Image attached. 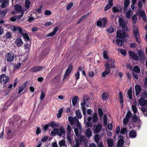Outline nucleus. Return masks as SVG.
<instances>
[{
	"label": "nucleus",
	"instance_id": "bb28decb",
	"mask_svg": "<svg viewBox=\"0 0 147 147\" xmlns=\"http://www.w3.org/2000/svg\"><path fill=\"white\" fill-rule=\"evenodd\" d=\"M58 29V28L57 27H55L53 29L52 32H51L48 34V36H54L56 33Z\"/></svg>",
	"mask_w": 147,
	"mask_h": 147
},
{
	"label": "nucleus",
	"instance_id": "1a4fd4ad",
	"mask_svg": "<svg viewBox=\"0 0 147 147\" xmlns=\"http://www.w3.org/2000/svg\"><path fill=\"white\" fill-rule=\"evenodd\" d=\"M139 102L140 105L141 106H147V99L146 100L143 97H141Z\"/></svg>",
	"mask_w": 147,
	"mask_h": 147
},
{
	"label": "nucleus",
	"instance_id": "49530a36",
	"mask_svg": "<svg viewBox=\"0 0 147 147\" xmlns=\"http://www.w3.org/2000/svg\"><path fill=\"white\" fill-rule=\"evenodd\" d=\"M124 143V142L123 140L122 139L119 140L117 142L118 146L120 147L123 145Z\"/></svg>",
	"mask_w": 147,
	"mask_h": 147
},
{
	"label": "nucleus",
	"instance_id": "4be33fe9",
	"mask_svg": "<svg viewBox=\"0 0 147 147\" xmlns=\"http://www.w3.org/2000/svg\"><path fill=\"white\" fill-rule=\"evenodd\" d=\"M92 119V117H88L87 120L88 121L86 122V124L87 125V127H92V123L91 121Z\"/></svg>",
	"mask_w": 147,
	"mask_h": 147
},
{
	"label": "nucleus",
	"instance_id": "6e6d98bb",
	"mask_svg": "<svg viewBox=\"0 0 147 147\" xmlns=\"http://www.w3.org/2000/svg\"><path fill=\"white\" fill-rule=\"evenodd\" d=\"M113 11L114 13H117L119 11V7H113Z\"/></svg>",
	"mask_w": 147,
	"mask_h": 147
},
{
	"label": "nucleus",
	"instance_id": "ddd939ff",
	"mask_svg": "<svg viewBox=\"0 0 147 147\" xmlns=\"http://www.w3.org/2000/svg\"><path fill=\"white\" fill-rule=\"evenodd\" d=\"M44 68V67L41 66H37L34 67L31 69V71L33 72L40 71Z\"/></svg>",
	"mask_w": 147,
	"mask_h": 147
},
{
	"label": "nucleus",
	"instance_id": "dca6fc26",
	"mask_svg": "<svg viewBox=\"0 0 147 147\" xmlns=\"http://www.w3.org/2000/svg\"><path fill=\"white\" fill-rule=\"evenodd\" d=\"M109 3L106 6L105 10L106 11L109 9L113 5V0H109Z\"/></svg>",
	"mask_w": 147,
	"mask_h": 147
},
{
	"label": "nucleus",
	"instance_id": "680f3d73",
	"mask_svg": "<svg viewBox=\"0 0 147 147\" xmlns=\"http://www.w3.org/2000/svg\"><path fill=\"white\" fill-rule=\"evenodd\" d=\"M132 121L133 122H136L138 120V117L134 114V115L132 116Z\"/></svg>",
	"mask_w": 147,
	"mask_h": 147
},
{
	"label": "nucleus",
	"instance_id": "2f4dec72",
	"mask_svg": "<svg viewBox=\"0 0 147 147\" xmlns=\"http://www.w3.org/2000/svg\"><path fill=\"white\" fill-rule=\"evenodd\" d=\"M15 8L16 10L18 11H20L21 12L22 10H24V8H22L20 5L17 4L15 5Z\"/></svg>",
	"mask_w": 147,
	"mask_h": 147
},
{
	"label": "nucleus",
	"instance_id": "de8ad7c7",
	"mask_svg": "<svg viewBox=\"0 0 147 147\" xmlns=\"http://www.w3.org/2000/svg\"><path fill=\"white\" fill-rule=\"evenodd\" d=\"M67 134H71V130L70 125H68L67 126Z\"/></svg>",
	"mask_w": 147,
	"mask_h": 147
},
{
	"label": "nucleus",
	"instance_id": "473e14b6",
	"mask_svg": "<svg viewBox=\"0 0 147 147\" xmlns=\"http://www.w3.org/2000/svg\"><path fill=\"white\" fill-rule=\"evenodd\" d=\"M127 93L128 97L130 99H131L132 98V89L131 87L128 91Z\"/></svg>",
	"mask_w": 147,
	"mask_h": 147
},
{
	"label": "nucleus",
	"instance_id": "58836bf2",
	"mask_svg": "<svg viewBox=\"0 0 147 147\" xmlns=\"http://www.w3.org/2000/svg\"><path fill=\"white\" fill-rule=\"evenodd\" d=\"M59 144L60 147L65 146L66 144L65 140H63L59 141Z\"/></svg>",
	"mask_w": 147,
	"mask_h": 147
},
{
	"label": "nucleus",
	"instance_id": "e433bc0d",
	"mask_svg": "<svg viewBox=\"0 0 147 147\" xmlns=\"http://www.w3.org/2000/svg\"><path fill=\"white\" fill-rule=\"evenodd\" d=\"M101 20V22H102V27L103 28L105 27L106 24L107 22V19L105 18H103Z\"/></svg>",
	"mask_w": 147,
	"mask_h": 147
},
{
	"label": "nucleus",
	"instance_id": "4468645a",
	"mask_svg": "<svg viewBox=\"0 0 147 147\" xmlns=\"http://www.w3.org/2000/svg\"><path fill=\"white\" fill-rule=\"evenodd\" d=\"M15 43L18 47H21L23 43L22 39L20 38H18L15 40Z\"/></svg>",
	"mask_w": 147,
	"mask_h": 147
},
{
	"label": "nucleus",
	"instance_id": "0eeeda50",
	"mask_svg": "<svg viewBox=\"0 0 147 147\" xmlns=\"http://www.w3.org/2000/svg\"><path fill=\"white\" fill-rule=\"evenodd\" d=\"M128 53L130 57H131L132 59L137 61L139 57L137 54L134 52L129 51H128Z\"/></svg>",
	"mask_w": 147,
	"mask_h": 147
},
{
	"label": "nucleus",
	"instance_id": "338daca9",
	"mask_svg": "<svg viewBox=\"0 0 147 147\" xmlns=\"http://www.w3.org/2000/svg\"><path fill=\"white\" fill-rule=\"evenodd\" d=\"M129 120V119L125 117V118L123 119V124L125 125H126L128 122Z\"/></svg>",
	"mask_w": 147,
	"mask_h": 147
},
{
	"label": "nucleus",
	"instance_id": "69168bd1",
	"mask_svg": "<svg viewBox=\"0 0 147 147\" xmlns=\"http://www.w3.org/2000/svg\"><path fill=\"white\" fill-rule=\"evenodd\" d=\"M24 12H25L24 10H22V11L21 12V15L16 16L17 17V18H18V19H20L21 18H22V17L23 16Z\"/></svg>",
	"mask_w": 147,
	"mask_h": 147
},
{
	"label": "nucleus",
	"instance_id": "9d476101",
	"mask_svg": "<svg viewBox=\"0 0 147 147\" xmlns=\"http://www.w3.org/2000/svg\"><path fill=\"white\" fill-rule=\"evenodd\" d=\"M116 35L117 37L120 38H123L126 36L125 32L122 31H117Z\"/></svg>",
	"mask_w": 147,
	"mask_h": 147
},
{
	"label": "nucleus",
	"instance_id": "c03bdc74",
	"mask_svg": "<svg viewBox=\"0 0 147 147\" xmlns=\"http://www.w3.org/2000/svg\"><path fill=\"white\" fill-rule=\"evenodd\" d=\"M133 33L135 38L140 36V34L137 29L134 31Z\"/></svg>",
	"mask_w": 147,
	"mask_h": 147
},
{
	"label": "nucleus",
	"instance_id": "6ab92c4d",
	"mask_svg": "<svg viewBox=\"0 0 147 147\" xmlns=\"http://www.w3.org/2000/svg\"><path fill=\"white\" fill-rule=\"evenodd\" d=\"M89 100V98L88 96L86 95H84L83 96V102L81 103L82 105H86Z\"/></svg>",
	"mask_w": 147,
	"mask_h": 147
},
{
	"label": "nucleus",
	"instance_id": "b1692460",
	"mask_svg": "<svg viewBox=\"0 0 147 147\" xmlns=\"http://www.w3.org/2000/svg\"><path fill=\"white\" fill-rule=\"evenodd\" d=\"M135 89L136 91V95L138 96L141 91V88L139 85H136L135 86Z\"/></svg>",
	"mask_w": 147,
	"mask_h": 147
},
{
	"label": "nucleus",
	"instance_id": "423d86ee",
	"mask_svg": "<svg viewBox=\"0 0 147 147\" xmlns=\"http://www.w3.org/2000/svg\"><path fill=\"white\" fill-rule=\"evenodd\" d=\"M102 128V126L100 124L94 125L93 126V130L94 133H98L101 130Z\"/></svg>",
	"mask_w": 147,
	"mask_h": 147
},
{
	"label": "nucleus",
	"instance_id": "f03ea898",
	"mask_svg": "<svg viewBox=\"0 0 147 147\" xmlns=\"http://www.w3.org/2000/svg\"><path fill=\"white\" fill-rule=\"evenodd\" d=\"M14 58L13 54L11 52L7 53L5 55V59L8 62H11L13 61Z\"/></svg>",
	"mask_w": 147,
	"mask_h": 147
},
{
	"label": "nucleus",
	"instance_id": "09e8293b",
	"mask_svg": "<svg viewBox=\"0 0 147 147\" xmlns=\"http://www.w3.org/2000/svg\"><path fill=\"white\" fill-rule=\"evenodd\" d=\"M5 37L7 38H12L11 33L10 32H7L5 34Z\"/></svg>",
	"mask_w": 147,
	"mask_h": 147
},
{
	"label": "nucleus",
	"instance_id": "c9c22d12",
	"mask_svg": "<svg viewBox=\"0 0 147 147\" xmlns=\"http://www.w3.org/2000/svg\"><path fill=\"white\" fill-rule=\"evenodd\" d=\"M116 43L118 45L122 46L124 44L123 41L120 39H117L116 40Z\"/></svg>",
	"mask_w": 147,
	"mask_h": 147
},
{
	"label": "nucleus",
	"instance_id": "5701e85b",
	"mask_svg": "<svg viewBox=\"0 0 147 147\" xmlns=\"http://www.w3.org/2000/svg\"><path fill=\"white\" fill-rule=\"evenodd\" d=\"M119 25L121 26H125L126 25V23L124 19L122 18H120L119 20Z\"/></svg>",
	"mask_w": 147,
	"mask_h": 147
},
{
	"label": "nucleus",
	"instance_id": "9b49d317",
	"mask_svg": "<svg viewBox=\"0 0 147 147\" xmlns=\"http://www.w3.org/2000/svg\"><path fill=\"white\" fill-rule=\"evenodd\" d=\"M9 0H0V3H1V7L4 8L8 6Z\"/></svg>",
	"mask_w": 147,
	"mask_h": 147
},
{
	"label": "nucleus",
	"instance_id": "0e129e2a",
	"mask_svg": "<svg viewBox=\"0 0 147 147\" xmlns=\"http://www.w3.org/2000/svg\"><path fill=\"white\" fill-rule=\"evenodd\" d=\"M53 23V21L52 20L51 21L47 22L45 23V25L46 26H49L52 25Z\"/></svg>",
	"mask_w": 147,
	"mask_h": 147
},
{
	"label": "nucleus",
	"instance_id": "6e6552de",
	"mask_svg": "<svg viewBox=\"0 0 147 147\" xmlns=\"http://www.w3.org/2000/svg\"><path fill=\"white\" fill-rule=\"evenodd\" d=\"M72 69V65L71 64H69L68 68L65 71L64 78L63 79V80L66 78L67 77L69 76L70 73Z\"/></svg>",
	"mask_w": 147,
	"mask_h": 147
},
{
	"label": "nucleus",
	"instance_id": "a878e982",
	"mask_svg": "<svg viewBox=\"0 0 147 147\" xmlns=\"http://www.w3.org/2000/svg\"><path fill=\"white\" fill-rule=\"evenodd\" d=\"M107 142L109 147H112L113 145V141L112 139H108L107 140Z\"/></svg>",
	"mask_w": 147,
	"mask_h": 147
},
{
	"label": "nucleus",
	"instance_id": "c85d7f7f",
	"mask_svg": "<svg viewBox=\"0 0 147 147\" xmlns=\"http://www.w3.org/2000/svg\"><path fill=\"white\" fill-rule=\"evenodd\" d=\"M108 93L107 92H104L102 95V98L103 100H107L108 98Z\"/></svg>",
	"mask_w": 147,
	"mask_h": 147
},
{
	"label": "nucleus",
	"instance_id": "603ef678",
	"mask_svg": "<svg viewBox=\"0 0 147 147\" xmlns=\"http://www.w3.org/2000/svg\"><path fill=\"white\" fill-rule=\"evenodd\" d=\"M95 140L97 143H98L100 139V136L98 134H96L94 136Z\"/></svg>",
	"mask_w": 147,
	"mask_h": 147
},
{
	"label": "nucleus",
	"instance_id": "20e7f679",
	"mask_svg": "<svg viewBox=\"0 0 147 147\" xmlns=\"http://www.w3.org/2000/svg\"><path fill=\"white\" fill-rule=\"evenodd\" d=\"M105 70L102 73V76L103 77H105L106 76L109 74L110 72L111 69L109 67L108 64H105Z\"/></svg>",
	"mask_w": 147,
	"mask_h": 147
},
{
	"label": "nucleus",
	"instance_id": "393cba45",
	"mask_svg": "<svg viewBox=\"0 0 147 147\" xmlns=\"http://www.w3.org/2000/svg\"><path fill=\"white\" fill-rule=\"evenodd\" d=\"M27 84L25 83L24 84H22L21 86L19 87L18 93L20 94L23 90L26 87Z\"/></svg>",
	"mask_w": 147,
	"mask_h": 147
},
{
	"label": "nucleus",
	"instance_id": "f3484780",
	"mask_svg": "<svg viewBox=\"0 0 147 147\" xmlns=\"http://www.w3.org/2000/svg\"><path fill=\"white\" fill-rule=\"evenodd\" d=\"M65 132V130L63 126L60 127L59 128V130L58 132V135L61 136L63 134H64Z\"/></svg>",
	"mask_w": 147,
	"mask_h": 147
},
{
	"label": "nucleus",
	"instance_id": "bf43d9fd",
	"mask_svg": "<svg viewBox=\"0 0 147 147\" xmlns=\"http://www.w3.org/2000/svg\"><path fill=\"white\" fill-rule=\"evenodd\" d=\"M98 111L99 116L100 117L102 116L103 115V113L102 109L101 108H99L98 109Z\"/></svg>",
	"mask_w": 147,
	"mask_h": 147
},
{
	"label": "nucleus",
	"instance_id": "f8f14e48",
	"mask_svg": "<svg viewBox=\"0 0 147 147\" xmlns=\"http://www.w3.org/2000/svg\"><path fill=\"white\" fill-rule=\"evenodd\" d=\"M115 61L113 59H109L108 62L105 64H109V67L110 68V69H111L112 68H114L115 66L114 64Z\"/></svg>",
	"mask_w": 147,
	"mask_h": 147
},
{
	"label": "nucleus",
	"instance_id": "13d9d810",
	"mask_svg": "<svg viewBox=\"0 0 147 147\" xmlns=\"http://www.w3.org/2000/svg\"><path fill=\"white\" fill-rule=\"evenodd\" d=\"M131 113L130 111H128L125 115V117L129 119L130 118L131 116Z\"/></svg>",
	"mask_w": 147,
	"mask_h": 147
},
{
	"label": "nucleus",
	"instance_id": "a19ab883",
	"mask_svg": "<svg viewBox=\"0 0 147 147\" xmlns=\"http://www.w3.org/2000/svg\"><path fill=\"white\" fill-rule=\"evenodd\" d=\"M98 116L96 113H94L93 116V122L96 123L98 120Z\"/></svg>",
	"mask_w": 147,
	"mask_h": 147
},
{
	"label": "nucleus",
	"instance_id": "e2e57ef3",
	"mask_svg": "<svg viewBox=\"0 0 147 147\" xmlns=\"http://www.w3.org/2000/svg\"><path fill=\"white\" fill-rule=\"evenodd\" d=\"M71 134H67V139L70 143L71 144L72 143L70 135Z\"/></svg>",
	"mask_w": 147,
	"mask_h": 147
},
{
	"label": "nucleus",
	"instance_id": "a18cd8bd",
	"mask_svg": "<svg viewBox=\"0 0 147 147\" xmlns=\"http://www.w3.org/2000/svg\"><path fill=\"white\" fill-rule=\"evenodd\" d=\"M103 56L104 58L105 59H108V52L107 51L104 50L103 53Z\"/></svg>",
	"mask_w": 147,
	"mask_h": 147
},
{
	"label": "nucleus",
	"instance_id": "7ed1b4c3",
	"mask_svg": "<svg viewBox=\"0 0 147 147\" xmlns=\"http://www.w3.org/2000/svg\"><path fill=\"white\" fill-rule=\"evenodd\" d=\"M12 30L14 32H17L18 33L21 35H22L24 32H25L26 31L23 28L16 26H13Z\"/></svg>",
	"mask_w": 147,
	"mask_h": 147
},
{
	"label": "nucleus",
	"instance_id": "f704fd0d",
	"mask_svg": "<svg viewBox=\"0 0 147 147\" xmlns=\"http://www.w3.org/2000/svg\"><path fill=\"white\" fill-rule=\"evenodd\" d=\"M78 97L77 96H75L72 99V102L73 106H75L77 103Z\"/></svg>",
	"mask_w": 147,
	"mask_h": 147
},
{
	"label": "nucleus",
	"instance_id": "2eb2a0df",
	"mask_svg": "<svg viewBox=\"0 0 147 147\" xmlns=\"http://www.w3.org/2000/svg\"><path fill=\"white\" fill-rule=\"evenodd\" d=\"M138 53L140 59L142 60H144L145 56L144 52L141 50H138Z\"/></svg>",
	"mask_w": 147,
	"mask_h": 147
},
{
	"label": "nucleus",
	"instance_id": "f257e3e1",
	"mask_svg": "<svg viewBox=\"0 0 147 147\" xmlns=\"http://www.w3.org/2000/svg\"><path fill=\"white\" fill-rule=\"evenodd\" d=\"M68 119L71 125L74 124H76V127L74 129L75 133L77 136V137H75L76 144L79 146L80 144H87L88 140L84 136H80L83 129L78 120L76 117L73 118L71 116L69 117Z\"/></svg>",
	"mask_w": 147,
	"mask_h": 147
},
{
	"label": "nucleus",
	"instance_id": "ea45409f",
	"mask_svg": "<svg viewBox=\"0 0 147 147\" xmlns=\"http://www.w3.org/2000/svg\"><path fill=\"white\" fill-rule=\"evenodd\" d=\"M7 11V9H6L3 10L2 12H0V18L4 17Z\"/></svg>",
	"mask_w": 147,
	"mask_h": 147
},
{
	"label": "nucleus",
	"instance_id": "774afa93",
	"mask_svg": "<svg viewBox=\"0 0 147 147\" xmlns=\"http://www.w3.org/2000/svg\"><path fill=\"white\" fill-rule=\"evenodd\" d=\"M122 30L123 31H126L127 32L129 31V28L127 27H126V25H125V26H122Z\"/></svg>",
	"mask_w": 147,
	"mask_h": 147
},
{
	"label": "nucleus",
	"instance_id": "864d4df0",
	"mask_svg": "<svg viewBox=\"0 0 147 147\" xmlns=\"http://www.w3.org/2000/svg\"><path fill=\"white\" fill-rule=\"evenodd\" d=\"M45 93L44 92L42 91L40 97V99L41 100H43L45 96Z\"/></svg>",
	"mask_w": 147,
	"mask_h": 147
},
{
	"label": "nucleus",
	"instance_id": "39448f33",
	"mask_svg": "<svg viewBox=\"0 0 147 147\" xmlns=\"http://www.w3.org/2000/svg\"><path fill=\"white\" fill-rule=\"evenodd\" d=\"M9 77L5 74H2L0 76V82L6 84L9 81Z\"/></svg>",
	"mask_w": 147,
	"mask_h": 147
},
{
	"label": "nucleus",
	"instance_id": "c756f323",
	"mask_svg": "<svg viewBox=\"0 0 147 147\" xmlns=\"http://www.w3.org/2000/svg\"><path fill=\"white\" fill-rule=\"evenodd\" d=\"M129 136L132 138H135L136 136V133L135 131L132 130L130 131L129 133Z\"/></svg>",
	"mask_w": 147,
	"mask_h": 147
},
{
	"label": "nucleus",
	"instance_id": "3c124183",
	"mask_svg": "<svg viewBox=\"0 0 147 147\" xmlns=\"http://www.w3.org/2000/svg\"><path fill=\"white\" fill-rule=\"evenodd\" d=\"M49 125H50V127H54L57 126L56 123L54 121H51L50 123H49Z\"/></svg>",
	"mask_w": 147,
	"mask_h": 147
},
{
	"label": "nucleus",
	"instance_id": "412c9836",
	"mask_svg": "<svg viewBox=\"0 0 147 147\" xmlns=\"http://www.w3.org/2000/svg\"><path fill=\"white\" fill-rule=\"evenodd\" d=\"M25 8H24V11H26L29 8L30 2L29 0H25Z\"/></svg>",
	"mask_w": 147,
	"mask_h": 147
},
{
	"label": "nucleus",
	"instance_id": "4c0bfd02",
	"mask_svg": "<svg viewBox=\"0 0 147 147\" xmlns=\"http://www.w3.org/2000/svg\"><path fill=\"white\" fill-rule=\"evenodd\" d=\"M140 69L138 66L136 65L133 68V71L135 73H139L140 72Z\"/></svg>",
	"mask_w": 147,
	"mask_h": 147
},
{
	"label": "nucleus",
	"instance_id": "052dcab7",
	"mask_svg": "<svg viewBox=\"0 0 147 147\" xmlns=\"http://www.w3.org/2000/svg\"><path fill=\"white\" fill-rule=\"evenodd\" d=\"M73 6V3H69L67 6V9L69 10L71 9Z\"/></svg>",
	"mask_w": 147,
	"mask_h": 147
},
{
	"label": "nucleus",
	"instance_id": "79ce46f5",
	"mask_svg": "<svg viewBox=\"0 0 147 147\" xmlns=\"http://www.w3.org/2000/svg\"><path fill=\"white\" fill-rule=\"evenodd\" d=\"M76 116L78 119H81L82 118V116L80 110H78V111H76Z\"/></svg>",
	"mask_w": 147,
	"mask_h": 147
},
{
	"label": "nucleus",
	"instance_id": "7c9ffc66",
	"mask_svg": "<svg viewBox=\"0 0 147 147\" xmlns=\"http://www.w3.org/2000/svg\"><path fill=\"white\" fill-rule=\"evenodd\" d=\"M26 30L25 32H24L21 35L23 36L24 39L28 41L30 40V38Z\"/></svg>",
	"mask_w": 147,
	"mask_h": 147
},
{
	"label": "nucleus",
	"instance_id": "cd10ccee",
	"mask_svg": "<svg viewBox=\"0 0 147 147\" xmlns=\"http://www.w3.org/2000/svg\"><path fill=\"white\" fill-rule=\"evenodd\" d=\"M132 12L130 9L127 11L125 13V17L127 18H130L132 15Z\"/></svg>",
	"mask_w": 147,
	"mask_h": 147
},
{
	"label": "nucleus",
	"instance_id": "8fccbe9b",
	"mask_svg": "<svg viewBox=\"0 0 147 147\" xmlns=\"http://www.w3.org/2000/svg\"><path fill=\"white\" fill-rule=\"evenodd\" d=\"M132 110L133 112H134V114H135L138 111V110H137V109L136 107V106L135 105H132Z\"/></svg>",
	"mask_w": 147,
	"mask_h": 147
},
{
	"label": "nucleus",
	"instance_id": "aec40b11",
	"mask_svg": "<svg viewBox=\"0 0 147 147\" xmlns=\"http://www.w3.org/2000/svg\"><path fill=\"white\" fill-rule=\"evenodd\" d=\"M85 134L88 138H89L92 136V131L90 128H88L86 130Z\"/></svg>",
	"mask_w": 147,
	"mask_h": 147
},
{
	"label": "nucleus",
	"instance_id": "72a5a7b5",
	"mask_svg": "<svg viewBox=\"0 0 147 147\" xmlns=\"http://www.w3.org/2000/svg\"><path fill=\"white\" fill-rule=\"evenodd\" d=\"M142 1H139L138 3V6L139 10L141 9L142 8V3H145L146 2V0H142Z\"/></svg>",
	"mask_w": 147,
	"mask_h": 147
},
{
	"label": "nucleus",
	"instance_id": "4d7b16f0",
	"mask_svg": "<svg viewBox=\"0 0 147 147\" xmlns=\"http://www.w3.org/2000/svg\"><path fill=\"white\" fill-rule=\"evenodd\" d=\"M137 19V18L136 16V15H134L132 18L133 24H135L136 23Z\"/></svg>",
	"mask_w": 147,
	"mask_h": 147
},
{
	"label": "nucleus",
	"instance_id": "a211bd4d",
	"mask_svg": "<svg viewBox=\"0 0 147 147\" xmlns=\"http://www.w3.org/2000/svg\"><path fill=\"white\" fill-rule=\"evenodd\" d=\"M130 3L129 0H125L124 2V7H123V12L125 13L126 12L128 6Z\"/></svg>",
	"mask_w": 147,
	"mask_h": 147
},
{
	"label": "nucleus",
	"instance_id": "37998d69",
	"mask_svg": "<svg viewBox=\"0 0 147 147\" xmlns=\"http://www.w3.org/2000/svg\"><path fill=\"white\" fill-rule=\"evenodd\" d=\"M119 98H120V102L122 104L123 102V95L121 91L119 92Z\"/></svg>",
	"mask_w": 147,
	"mask_h": 147
},
{
	"label": "nucleus",
	"instance_id": "5fc2aeb1",
	"mask_svg": "<svg viewBox=\"0 0 147 147\" xmlns=\"http://www.w3.org/2000/svg\"><path fill=\"white\" fill-rule=\"evenodd\" d=\"M59 131V130L57 129H55L52 131L51 132V134L52 135H56L57 133H58Z\"/></svg>",
	"mask_w": 147,
	"mask_h": 147
}]
</instances>
